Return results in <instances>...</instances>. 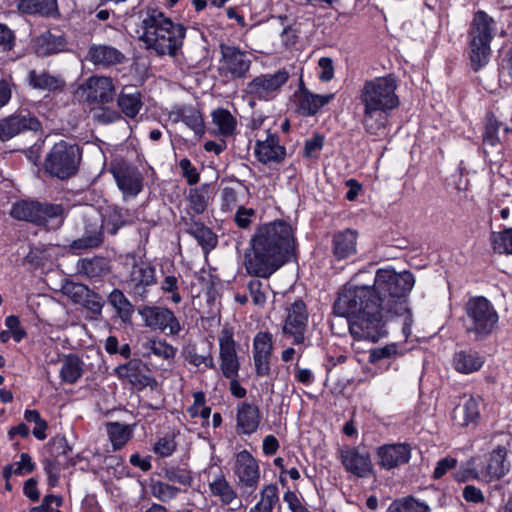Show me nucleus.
<instances>
[{"mask_svg":"<svg viewBox=\"0 0 512 512\" xmlns=\"http://www.w3.org/2000/svg\"><path fill=\"white\" fill-rule=\"evenodd\" d=\"M414 283L408 271L380 268L373 285L345 286L334 302L333 312L338 317H351L347 324L355 340L378 341L387 335L386 322L394 316L403 319L402 332L407 339L414 320L406 302Z\"/></svg>","mask_w":512,"mask_h":512,"instance_id":"f257e3e1","label":"nucleus"},{"mask_svg":"<svg viewBox=\"0 0 512 512\" xmlns=\"http://www.w3.org/2000/svg\"><path fill=\"white\" fill-rule=\"evenodd\" d=\"M295 250L293 229L278 220L257 228L250 240L244 266L253 277L268 279L292 257Z\"/></svg>","mask_w":512,"mask_h":512,"instance_id":"f03ea898","label":"nucleus"},{"mask_svg":"<svg viewBox=\"0 0 512 512\" xmlns=\"http://www.w3.org/2000/svg\"><path fill=\"white\" fill-rule=\"evenodd\" d=\"M125 29L146 50L159 56H175L183 46L186 27L173 21L160 8L145 6L133 9L125 19Z\"/></svg>","mask_w":512,"mask_h":512,"instance_id":"7ed1b4c3","label":"nucleus"},{"mask_svg":"<svg viewBox=\"0 0 512 512\" xmlns=\"http://www.w3.org/2000/svg\"><path fill=\"white\" fill-rule=\"evenodd\" d=\"M397 89L398 80L393 74L366 80L361 86L358 95L362 105L361 124L367 134H385L392 112L401 103Z\"/></svg>","mask_w":512,"mask_h":512,"instance_id":"20e7f679","label":"nucleus"},{"mask_svg":"<svg viewBox=\"0 0 512 512\" xmlns=\"http://www.w3.org/2000/svg\"><path fill=\"white\" fill-rule=\"evenodd\" d=\"M495 20L483 10L474 13L467 39L469 58L474 71L488 64L491 56V41L496 35Z\"/></svg>","mask_w":512,"mask_h":512,"instance_id":"39448f33","label":"nucleus"},{"mask_svg":"<svg viewBox=\"0 0 512 512\" xmlns=\"http://www.w3.org/2000/svg\"><path fill=\"white\" fill-rule=\"evenodd\" d=\"M467 316L466 331L478 340L487 338L497 328L499 316L491 302L478 296L469 299L465 305Z\"/></svg>","mask_w":512,"mask_h":512,"instance_id":"423d86ee","label":"nucleus"},{"mask_svg":"<svg viewBox=\"0 0 512 512\" xmlns=\"http://www.w3.org/2000/svg\"><path fill=\"white\" fill-rule=\"evenodd\" d=\"M65 208L62 204L40 202L37 200H18L10 209V216L16 220L46 226L51 220H58V226L64 222Z\"/></svg>","mask_w":512,"mask_h":512,"instance_id":"0eeeda50","label":"nucleus"},{"mask_svg":"<svg viewBox=\"0 0 512 512\" xmlns=\"http://www.w3.org/2000/svg\"><path fill=\"white\" fill-rule=\"evenodd\" d=\"M81 162L78 145L60 141L53 145L45 158V171L59 179H67L76 174Z\"/></svg>","mask_w":512,"mask_h":512,"instance_id":"6e6552de","label":"nucleus"},{"mask_svg":"<svg viewBox=\"0 0 512 512\" xmlns=\"http://www.w3.org/2000/svg\"><path fill=\"white\" fill-rule=\"evenodd\" d=\"M235 483L242 497L252 496L260 482L258 461L247 450H242L235 456L233 464Z\"/></svg>","mask_w":512,"mask_h":512,"instance_id":"1a4fd4ad","label":"nucleus"},{"mask_svg":"<svg viewBox=\"0 0 512 512\" xmlns=\"http://www.w3.org/2000/svg\"><path fill=\"white\" fill-rule=\"evenodd\" d=\"M218 72L227 79H243L247 76L251 65V54L239 47L221 44Z\"/></svg>","mask_w":512,"mask_h":512,"instance_id":"9d476101","label":"nucleus"},{"mask_svg":"<svg viewBox=\"0 0 512 512\" xmlns=\"http://www.w3.org/2000/svg\"><path fill=\"white\" fill-rule=\"evenodd\" d=\"M288 79L289 73L286 70L260 74L247 83L245 92L253 99L271 101L280 94Z\"/></svg>","mask_w":512,"mask_h":512,"instance_id":"9b49d317","label":"nucleus"},{"mask_svg":"<svg viewBox=\"0 0 512 512\" xmlns=\"http://www.w3.org/2000/svg\"><path fill=\"white\" fill-rule=\"evenodd\" d=\"M115 84L110 77L91 76L77 90V95L87 103L106 104L113 100Z\"/></svg>","mask_w":512,"mask_h":512,"instance_id":"f8f14e48","label":"nucleus"},{"mask_svg":"<svg viewBox=\"0 0 512 512\" xmlns=\"http://www.w3.org/2000/svg\"><path fill=\"white\" fill-rule=\"evenodd\" d=\"M110 172L124 199L134 198L142 191L144 178L136 166L119 162L111 166Z\"/></svg>","mask_w":512,"mask_h":512,"instance_id":"ddd939ff","label":"nucleus"},{"mask_svg":"<svg viewBox=\"0 0 512 512\" xmlns=\"http://www.w3.org/2000/svg\"><path fill=\"white\" fill-rule=\"evenodd\" d=\"M139 314L144 320L145 326L152 330H159L168 334L177 335L182 326L175 314L166 307L145 306L139 309Z\"/></svg>","mask_w":512,"mask_h":512,"instance_id":"4468645a","label":"nucleus"},{"mask_svg":"<svg viewBox=\"0 0 512 512\" xmlns=\"http://www.w3.org/2000/svg\"><path fill=\"white\" fill-rule=\"evenodd\" d=\"M308 311L302 300H296L289 308L282 327V333L293 338V344L302 345L305 342V332L308 324Z\"/></svg>","mask_w":512,"mask_h":512,"instance_id":"2eb2a0df","label":"nucleus"},{"mask_svg":"<svg viewBox=\"0 0 512 512\" xmlns=\"http://www.w3.org/2000/svg\"><path fill=\"white\" fill-rule=\"evenodd\" d=\"M508 443L498 444L487 455L485 463L481 467V475L487 482L499 480L510 470L508 456Z\"/></svg>","mask_w":512,"mask_h":512,"instance_id":"dca6fc26","label":"nucleus"},{"mask_svg":"<svg viewBox=\"0 0 512 512\" xmlns=\"http://www.w3.org/2000/svg\"><path fill=\"white\" fill-rule=\"evenodd\" d=\"M339 453L342 465L351 474L365 478L372 473L373 465L368 452H361L355 447H344Z\"/></svg>","mask_w":512,"mask_h":512,"instance_id":"f3484780","label":"nucleus"},{"mask_svg":"<svg viewBox=\"0 0 512 512\" xmlns=\"http://www.w3.org/2000/svg\"><path fill=\"white\" fill-rule=\"evenodd\" d=\"M39 120L30 113L11 115L0 120V140L7 141L24 131H38Z\"/></svg>","mask_w":512,"mask_h":512,"instance_id":"a211bd4d","label":"nucleus"},{"mask_svg":"<svg viewBox=\"0 0 512 512\" xmlns=\"http://www.w3.org/2000/svg\"><path fill=\"white\" fill-rule=\"evenodd\" d=\"M255 155L264 164L280 162L285 157V148L279 144L276 134L270 130L264 131L263 135H256Z\"/></svg>","mask_w":512,"mask_h":512,"instance_id":"6ab92c4d","label":"nucleus"},{"mask_svg":"<svg viewBox=\"0 0 512 512\" xmlns=\"http://www.w3.org/2000/svg\"><path fill=\"white\" fill-rule=\"evenodd\" d=\"M126 283L133 294L145 297L147 288L156 283L155 268L145 262L135 263Z\"/></svg>","mask_w":512,"mask_h":512,"instance_id":"aec40b11","label":"nucleus"},{"mask_svg":"<svg viewBox=\"0 0 512 512\" xmlns=\"http://www.w3.org/2000/svg\"><path fill=\"white\" fill-rule=\"evenodd\" d=\"M221 371L226 378H235L239 370L236 344L229 330H223L219 338Z\"/></svg>","mask_w":512,"mask_h":512,"instance_id":"412c9836","label":"nucleus"},{"mask_svg":"<svg viewBox=\"0 0 512 512\" xmlns=\"http://www.w3.org/2000/svg\"><path fill=\"white\" fill-rule=\"evenodd\" d=\"M411 446L406 443L386 444L377 449L378 464L387 470L409 462Z\"/></svg>","mask_w":512,"mask_h":512,"instance_id":"4be33fe9","label":"nucleus"},{"mask_svg":"<svg viewBox=\"0 0 512 512\" xmlns=\"http://www.w3.org/2000/svg\"><path fill=\"white\" fill-rule=\"evenodd\" d=\"M212 467L208 473V485L211 494L217 497L223 504L231 505L236 503L237 506L232 510H237L242 507L241 500H238V495L234 487L226 479L223 472L218 469L216 473H212Z\"/></svg>","mask_w":512,"mask_h":512,"instance_id":"5701e85b","label":"nucleus"},{"mask_svg":"<svg viewBox=\"0 0 512 512\" xmlns=\"http://www.w3.org/2000/svg\"><path fill=\"white\" fill-rule=\"evenodd\" d=\"M104 227L105 222L101 217L94 221L87 220L83 236L74 240L70 244V248L78 251L99 247L104 241Z\"/></svg>","mask_w":512,"mask_h":512,"instance_id":"b1692460","label":"nucleus"},{"mask_svg":"<svg viewBox=\"0 0 512 512\" xmlns=\"http://www.w3.org/2000/svg\"><path fill=\"white\" fill-rule=\"evenodd\" d=\"M510 129L499 122L494 115H489L485 124L483 134V145L486 154L502 151L503 137L509 133Z\"/></svg>","mask_w":512,"mask_h":512,"instance_id":"393cba45","label":"nucleus"},{"mask_svg":"<svg viewBox=\"0 0 512 512\" xmlns=\"http://www.w3.org/2000/svg\"><path fill=\"white\" fill-rule=\"evenodd\" d=\"M115 374L134 386L145 387L149 384L148 368L140 359H131L114 369Z\"/></svg>","mask_w":512,"mask_h":512,"instance_id":"a878e982","label":"nucleus"},{"mask_svg":"<svg viewBox=\"0 0 512 512\" xmlns=\"http://www.w3.org/2000/svg\"><path fill=\"white\" fill-rule=\"evenodd\" d=\"M173 123L183 122L196 134L204 133V120L201 113L191 105L174 106L168 114Z\"/></svg>","mask_w":512,"mask_h":512,"instance_id":"bb28decb","label":"nucleus"},{"mask_svg":"<svg viewBox=\"0 0 512 512\" xmlns=\"http://www.w3.org/2000/svg\"><path fill=\"white\" fill-rule=\"evenodd\" d=\"M261 421L258 406L242 402L237 406L236 427L242 434L250 435L259 427Z\"/></svg>","mask_w":512,"mask_h":512,"instance_id":"cd10ccee","label":"nucleus"},{"mask_svg":"<svg viewBox=\"0 0 512 512\" xmlns=\"http://www.w3.org/2000/svg\"><path fill=\"white\" fill-rule=\"evenodd\" d=\"M33 49L40 57L50 56L65 49V39L61 35L45 31L34 38Z\"/></svg>","mask_w":512,"mask_h":512,"instance_id":"c85d7f7f","label":"nucleus"},{"mask_svg":"<svg viewBox=\"0 0 512 512\" xmlns=\"http://www.w3.org/2000/svg\"><path fill=\"white\" fill-rule=\"evenodd\" d=\"M358 233L352 229L339 231L333 236V253L337 259H345L356 253Z\"/></svg>","mask_w":512,"mask_h":512,"instance_id":"c756f323","label":"nucleus"},{"mask_svg":"<svg viewBox=\"0 0 512 512\" xmlns=\"http://www.w3.org/2000/svg\"><path fill=\"white\" fill-rule=\"evenodd\" d=\"M479 416V400L470 396L462 405L454 409L452 418L455 425L466 427L475 423Z\"/></svg>","mask_w":512,"mask_h":512,"instance_id":"7c9ffc66","label":"nucleus"},{"mask_svg":"<svg viewBox=\"0 0 512 512\" xmlns=\"http://www.w3.org/2000/svg\"><path fill=\"white\" fill-rule=\"evenodd\" d=\"M123 58L119 50L108 45H92L88 51V59L95 65H113L122 62Z\"/></svg>","mask_w":512,"mask_h":512,"instance_id":"2f4dec72","label":"nucleus"},{"mask_svg":"<svg viewBox=\"0 0 512 512\" xmlns=\"http://www.w3.org/2000/svg\"><path fill=\"white\" fill-rule=\"evenodd\" d=\"M484 364V358L476 351L464 350L454 355V368L463 374L478 371Z\"/></svg>","mask_w":512,"mask_h":512,"instance_id":"473e14b6","label":"nucleus"},{"mask_svg":"<svg viewBox=\"0 0 512 512\" xmlns=\"http://www.w3.org/2000/svg\"><path fill=\"white\" fill-rule=\"evenodd\" d=\"M78 272L88 278H102L109 273V262L104 257L83 258L77 263Z\"/></svg>","mask_w":512,"mask_h":512,"instance_id":"72a5a7b5","label":"nucleus"},{"mask_svg":"<svg viewBox=\"0 0 512 512\" xmlns=\"http://www.w3.org/2000/svg\"><path fill=\"white\" fill-rule=\"evenodd\" d=\"M117 105L125 116L135 118L142 107L141 94L125 88L117 97Z\"/></svg>","mask_w":512,"mask_h":512,"instance_id":"f704fd0d","label":"nucleus"},{"mask_svg":"<svg viewBox=\"0 0 512 512\" xmlns=\"http://www.w3.org/2000/svg\"><path fill=\"white\" fill-rule=\"evenodd\" d=\"M211 116L213 124L217 127L218 135L228 137L234 134L237 120L228 110L218 108L212 112Z\"/></svg>","mask_w":512,"mask_h":512,"instance_id":"c9c22d12","label":"nucleus"},{"mask_svg":"<svg viewBox=\"0 0 512 512\" xmlns=\"http://www.w3.org/2000/svg\"><path fill=\"white\" fill-rule=\"evenodd\" d=\"M189 209L197 215L205 212L209 203V185L202 184L198 187L191 188L187 195Z\"/></svg>","mask_w":512,"mask_h":512,"instance_id":"e433bc0d","label":"nucleus"},{"mask_svg":"<svg viewBox=\"0 0 512 512\" xmlns=\"http://www.w3.org/2000/svg\"><path fill=\"white\" fill-rule=\"evenodd\" d=\"M333 98L334 94L319 95L304 91L300 97V108L305 115L313 116Z\"/></svg>","mask_w":512,"mask_h":512,"instance_id":"4c0bfd02","label":"nucleus"},{"mask_svg":"<svg viewBox=\"0 0 512 512\" xmlns=\"http://www.w3.org/2000/svg\"><path fill=\"white\" fill-rule=\"evenodd\" d=\"M82 361L75 354L66 356L62 361L60 378L65 383L73 384L82 376Z\"/></svg>","mask_w":512,"mask_h":512,"instance_id":"58836bf2","label":"nucleus"},{"mask_svg":"<svg viewBox=\"0 0 512 512\" xmlns=\"http://www.w3.org/2000/svg\"><path fill=\"white\" fill-rule=\"evenodd\" d=\"M19 11L26 14L51 15L57 7L56 0H19Z\"/></svg>","mask_w":512,"mask_h":512,"instance_id":"ea45409f","label":"nucleus"},{"mask_svg":"<svg viewBox=\"0 0 512 512\" xmlns=\"http://www.w3.org/2000/svg\"><path fill=\"white\" fill-rule=\"evenodd\" d=\"M106 431L114 450L121 449L131 438L132 429L129 425L118 422L106 424Z\"/></svg>","mask_w":512,"mask_h":512,"instance_id":"a19ab883","label":"nucleus"},{"mask_svg":"<svg viewBox=\"0 0 512 512\" xmlns=\"http://www.w3.org/2000/svg\"><path fill=\"white\" fill-rule=\"evenodd\" d=\"M110 305L116 310L117 315L123 322L130 321L134 312V306L119 289H114L108 297Z\"/></svg>","mask_w":512,"mask_h":512,"instance_id":"79ce46f5","label":"nucleus"},{"mask_svg":"<svg viewBox=\"0 0 512 512\" xmlns=\"http://www.w3.org/2000/svg\"><path fill=\"white\" fill-rule=\"evenodd\" d=\"M387 512H430L425 503L419 502L412 496L395 499L388 507Z\"/></svg>","mask_w":512,"mask_h":512,"instance_id":"37998d69","label":"nucleus"},{"mask_svg":"<svg viewBox=\"0 0 512 512\" xmlns=\"http://www.w3.org/2000/svg\"><path fill=\"white\" fill-rule=\"evenodd\" d=\"M143 347L147 351V354H153L165 360L173 359L176 355L177 349L168 344L165 340L152 338L148 339Z\"/></svg>","mask_w":512,"mask_h":512,"instance_id":"c03bdc74","label":"nucleus"},{"mask_svg":"<svg viewBox=\"0 0 512 512\" xmlns=\"http://www.w3.org/2000/svg\"><path fill=\"white\" fill-rule=\"evenodd\" d=\"M29 80L34 88L54 91L62 87L63 82L56 76L47 72L38 73L35 70L30 71Z\"/></svg>","mask_w":512,"mask_h":512,"instance_id":"a18cd8bd","label":"nucleus"},{"mask_svg":"<svg viewBox=\"0 0 512 512\" xmlns=\"http://www.w3.org/2000/svg\"><path fill=\"white\" fill-rule=\"evenodd\" d=\"M189 233L195 237L205 250H211L217 244V237L213 231L200 222H194L189 228Z\"/></svg>","mask_w":512,"mask_h":512,"instance_id":"49530a36","label":"nucleus"},{"mask_svg":"<svg viewBox=\"0 0 512 512\" xmlns=\"http://www.w3.org/2000/svg\"><path fill=\"white\" fill-rule=\"evenodd\" d=\"M88 286L76 283L68 279L63 280L60 291L75 304H80L84 298L89 296Z\"/></svg>","mask_w":512,"mask_h":512,"instance_id":"de8ad7c7","label":"nucleus"},{"mask_svg":"<svg viewBox=\"0 0 512 512\" xmlns=\"http://www.w3.org/2000/svg\"><path fill=\"white\" fill-rule=\"evenodd\" d=\"M493 250L499 254L512 255V228L491 234Z\"/></svg>","mask_w":512,"mask_h":512,"instance_id":"09e8293b","label":"nucleus"},{"mask_svg":"<svg viewBox=\"0 0 512 512\" xmlns=\"http://www.w3.org/2000/svg\"><path fill=\"white\" fill-rule=\"evenodd\" d=\"M247 289L254 305L263 307L267 301L269 285L254 278L247 283Z\"/></svg>","mask_w":512,"mask_h":512,"instance_id":"8fccbe9b","label":"nucleus"},{"mask_svg":"<svg viewBox=\"0 0 512 512\" xmlns=\"http://www.w3.org/2000/svg\"><path fill=\"white\" fill-rule=\"evenodd\" d=\"M91 113L92 119L103 125L114 123L122 118L116 110L105 106L93 108Z\"/></svg>","mask_w":512,"mask_h":512,"instance_id":"3c124183","label":"nucleus"},{"mask_svg":"<svg viewBox=\"0 0 512 512\" xmlns=\"http://www.w3.org/2000/svg\"><path fill=\"white\" fill-rule=\"evenodd\" d=\"M184 357L191 365L199 367L204 365L206 368H215L214 360L211 354L200 355L194 347L188 348L184 352Z\"/></svg>","mask_w":512,"mask_h":512,"instance_id":"603ef678","label":"nucleus"},{"mask_svg":"<svg viewBox=\"0 0 512 512\" xmlns=\"http://www.w3.org/2000/svg\"><path fill=\"white\" fill-rule=\"evenodd\" d=\"M179 489L164 482H156L151 486V493L162 502H167L178 494Z\"/></svg>","mask_w":512,"mask_h":512,"instance_id":"864d4df0","label":"nucleus"},{"mask_svg":"<svg viewBox=\"0 0 512 512\" xmlns=\"http://www.w3.org/2000/svg\"><path fill=\"white\" fill-rule=\"evenodd\" d=\"M399 355L398 347L396 344H388L383 347H377L370 351V363H376L382 359H393Z\"/></svg>","mask_w":512,"mask_h":512,"instance_id":"5fc2aeb1","label":"nucleus"},{"mask_svg":"<svg viewBox=\"0 0 512 512\" xmlns=\"http://www.w3.org/2000/svg\"><path fill=\"white\" fill-rule=\"evenodd\" d=\"M253 350L255 355H269L272 352V337L267 332L258 333L253 342Z\"/></svg>","mask_w":512,"mask_h":512,"instance_id":"6e6d98bb","label":"nucleus"},{"mask_svg":"<svg viewBox=\"0 0 512 512\" xmlns=\"http://www.w3.org/2000/svg\"><path fill=\"white\" fill-rule=\"evenodd\" d=\"M279 501L278 488L275 484H268L263 487L260 493L259 504L268 507L273 511Z\"/></svg>","mask_w":512,"mask_h":512,"instance_id":"4d7b16f0","label":"nucleus"},{"mask_svg":"<svg viewBox=\"0 0 512 512\" xmlns=\"http://www.w3.org/2000/svg\"><path fill=\"white\" fill-rule=\"evenodd\" d=\"M177 444L173 436H164L154 445L153 451L160 457H168L176 450Z\"/></svg>","mask_w":512,"mask_h":512,"instance_id":"13d9d810","label":"nucleus"},{"mask_svg":"<svg viewBox=\"0 0 512 512\" xmlns=\"http://www.w3.org/2000/svg\"><path fill=\"white\" fill-rule=\"evenodd\" d=\"M164 477L172 482H177L182 485H190L192 482V476L189 471L181 468H167L164 470Z\"/></svg>","mask_w":512,"mask_h":512,"instance_id":"bf43d9fd","label":"nucleus"},{"mask_svg":"<svg viewBox=\"0 0 512 512\" xmlns=\"http://www.w3.org/2000/svg\"><path fill=\"white\" fill-rule=\"evenodd\" d=\"M161 290L164 293H171V301L178 304L182 301V297L178 292V279L173 275L165 276L161 282Z\"/></svg>","mask_w":512,"mask_h":512,"instance_id":"052dcab7","label":"nucleus"},{"mask_svg":"<svg viewBox=\"0 0 512 512\" xmlns=\"http://www.w3.org/2000/svg\"><path fill=\"white\" fill-rule=\"evenodd\" d=\"M238 202V193L233 187H224L221 190V209L223 211L232 210Z\"/></svg>","mask_w":512,"mask_h":512,"instance_id":"680f3d73","label":"nucleus"},{"mask_svg":"<svg viewBox=\"0 0 512 512\" xmlns=\"http://www.w3.org/2000/svg\"><path fill=\"white\" fill-rule=\"evenodd\" d=\"M103 300L101 296L92 290H89V296L84 298V301L80 303L83 307L88 309L95 315H100L103 308Z\"/></svg>","mask_w":512,"mask_h":512,"instance_id":"e2e57ef3","label":"nucleus"},{"mask_svg":"<svg viewBox=\"0 0 512 512\" xmlns=\"http://www.w3.org/2000/svg\"><path fill=\"white\" fill-rule=\"evenodd\" d=\"M324 143L323 136L316 134L312 138L305 141L303 155L311 158L317 156L318 152L322 149Z\"/></svg>","mask_w":512,"mask_h":512,"instance_id":"0e129e2a","label":"nucleus"},{"mask_svg":"<svg viewBox=\"0 0 512 512\" xmlns=\"http://www.w3.org/2000/svg\"><path fill=\"white\" fill-rule=\"evenodd\" d=\"M254 215V209L240 206L234 216V221L239 228L246 229L250 226Z\"/></svg>","mask_w":512,"mask_h":512,"instance_id":"69168bd1","label":"nucleus"},{"mask_svg":"<svg viewBox=\"0 0 512 512\" xmlns=\"http://www.w3.org/2000/svg\"><path fill=\"white\" fill-rule=\"evenodd\" d=\"M462 496L466 502L481 504L485 501V495L482 490L474 485H466L463 488Z\"/></svg>","mask_w":512,"mask_h":512,"instance_id":"338daca9","label":"nucleus"},{"mask_svg":"<svg viewBox=\"0 0 512 512\" xmlns=\"http://www.w3.org/2000/svg\"><path fill=\"white\" fill-rule=\"evenodd\" d=\"M14 45L13 32L5 25L0 24V57L10 51Z\"/></svg>","mask_w":512,"mask_h":512,"instance_id":"774afa93","label":"nucleus"}]
</instances>
